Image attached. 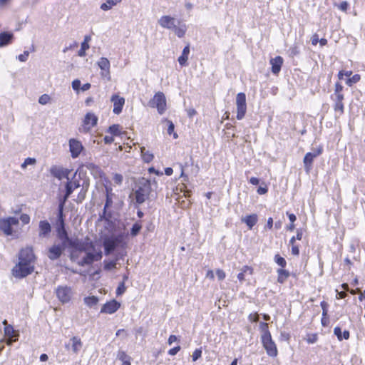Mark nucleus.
<instances>
[{"instance_id": "obj_47", "label": "nucleus", "mask_w": 365, "mask_h": 365, "mask_svg": "<svg viewBox=\"0 0 365 365\" xmlns=\"http://www.w3.org/2000/svg\"><path fill=\"white\" fill-rule=\"evenodd\" d=\"M201 354L202 351L200 349H195L192 355V360L194 361H197L201 356Z\"/></svg>"}, {"instance_id": "obj_19", "label": "nucleus", "mask_w": 365, "mask_h": 365, "mask_svg": "<svg viewBox=\"0 0 365 365\" xmlns=\"http://www.w3.org/2000/svg\"><path fill=\"white\" fill-rule=\"evenodd\" d=\"M110 101L113 103V113L117 115L121 113L123 105L125 104V98L117 94H114L112 96Z\"/></svg>"}, {"instance_id": "obj_13", "label": "nucleus", "mask_w": 365, "mask_h": 365, "mask_svg": "<svg viewBox=\"0 0 365 365\" xmlns=\"http://www.w3.org/2000/svg\"><path fill=\"white\" fill-rule=\"evenodd\" d=\"M97 65L101 68V76L102 78H106L108 81L110 80V61L107 58L101 57L97 61Z\"/></svg>"}, {"instance_id": "obj_59", "label": "nucleus", "mask_w": 365, "mask_h": 365, "mask_svg": "<svg viewBox=\"0 0 365 365\" xmlns=\"http://www.w3.org/2000/svg\"><path fill=\"white\" fill-rule=\"evenodd\" d=\"M168 133L169 135H171L174 132L175 126H174V124L170 120H168Z\"/></svg>"}, {"instance_id": "obj_58", "label": "nucleus", "mask_w": 365, "mask_h": 365, "mask_svg": "<svg viewBox=\"0 0 365 365\" xmlns=\"http://www.w3.org/2000/svg\"><path fill=\"white\" fill-rule=\"evenodd\" d=\"M351 73H352L351 71L344 72V71H339V73L338 74V77L339 79H342L344 76H350L351 75Z\"/></svg>"}, {"instance_id": "obj_46", "label": "nucleus", "mask_w": 365, "mask_h": 365, "mask_svg": "<svg viewBox=\"0 0 365 365\" xmlns=\"http://www.w3.org/2000/svg\"><path fill=\"white\" fill-rule=\"evenodd\" d=\"M216 274L219 280H223L225 278V272L220 269L216 270Z\"/></svg>"}, {"instance_id": "obj_38", "label": "nucleus", "mask_w": 365, "mask_h": 365, "mask_svg": "<svg viewBox=\"0 0 365 365\" xmlns=\"http://www.w3.org/2000/svg\"><path fill=\"white\" fill-rule=\"evenodd\" d=\"M36 163L35 158H27L25 159L24 162L21 164V167L22 169H26L28 165H34Z\"/></svg>"}, {"instance_id": "obj_55", "label": "nucleus", "mask_w": 365, "mask_h": 365, "mask_svg": "<svg viewBox=\"0 0 365 365\" xmlns=\"http://www.w3.org/2000/svg\"><path fill=\"white\" fill-rule=\"evenodd\" d=\"M116 267V262L111 261L105 264L106 269H112Z\"/></svg>"}, {"instance_id": "obj_56", "label": "nucleus", "mask_w": 365, "mask_h": 365, "mask_svg": "<svg viewBox=\"0 0 365 365\" xmlns=\"http://www.w3.org/2000/svg\"><path fill=\"white\" fill-rule=\"evenodd\" d=\"M248 319L251 322H256L259 320V315L257 313L250 314L248 317Z\"/></svg>"}, {"instance_id": "obj_29", "label": "nucleus", "mask_w": 365, "mask_h": 365, "mask_svg": "<svg viewBox=\"0 0 365 365\" xmlns=\"http://www.w3.org/2000/svg\"><path fill=\"white\" fill-rule=\"evenodd\" d=\"M99 302L98 297L96 296H88L83 299L84 304L89 308L95 307Z\"/></svg>"}, {"instance_id": "obj_57", "label": "nucleus", "mask_w": 365, "mask_h": 365, "mask_svg": "<svg viewBox=\"0 0 365 365\" xmlns=\"http://www.w3.org/2000/svg\"><path fill=\"white\" fill-rule=\"evenodd\" d=\"M180 350V346H175L171 349L169 350L168 351V354L171 356H174L175 354H177V353Z\"/></svg>"}, {"instance_id": "obj_22", "label": "nucleus", "mask_w": 365, "mask_h": 365, "mask_svg": "<svg viewBox=\"0 0 365 365\" xmlns=\"http://www.w3.org/2000/svg\"><path fill=\"white\" fill-rule=\"evenodd\" d=\"M284 60L282 57L278 56L270 59L269 63L272 66V72L274 75H277L282 68Z\"/></svg>"}, {"instance_id": "obj_23", "label": "nucleus", "mask_w": 365, "mask_h": 365, "mask_svg": "<svg viewBox=\"0 0 365 365\" xmlns=\"http://www.w3.org/2000/svg\"><path fill=\"white\" fill-rule=\"evenodd\" d=\"M241 220L248 226L249 229L251 230L257 222L258 217L256 214H252L243 217Z\"/></svg>"}, {"instance_id": "obj_11", "label": "nucleus", "mask_w": 365, "mask_h": 365, "mask_svg": "<svg viewBox=\"0 0 365 365\" xmlns=\"http://www.w3.org/2000/svg\"><path fill=\"white\" fill-rule=\"evenodd\" d=\"M263 347L266 350L268 356L275 357L277 356L278 351L274 341L272 339V336H268L261 339Z\"/></svg>"}, {"instance_id": "obj_6", "label": "nucleus", "mask_w": 365, "mask_h": 365, "mask_svg": "<svg viewBox=\"0 0 365 365\" xmlns=\"http://www.w3.org/2000/svg\"><path fill=\"white\" fill-rule=\"evenodd\" d=\"M149 104L156 108L159 114H163L166 110V98L163 92H157L150 101Z\"/></svg>"}, {"instance_id": "obj_60", "label": "nucleus", "mask_w": 365, "mask_h": 365, "mask_svg": "<svg viewBox=\"0 0 365 365\" xmlns=\"http://www.w3.org/2000/svg\"><path fill=\"white\" fill-rule=\"evenodd\" d=\"M103 141L106 144H110L114 141V138L112 136L106 135L104 137Z\"/></svg>"}, {"instance_id": "obj_52", "label": "nucleus", "mask_w": 365, "mask_h": 365, "mask_svg": "<svg viewBox=\"0 0 365 365\" xmlns=\"http://www.w3.org/2000/svg\"><path fill=\"white\" fill-rule=\"evenodd\" d=\"M348 6L349 4L347 1H342L338 5V8L342 11H346L348 9Z\"/></svg>"}, {"instance_id": "obj_34", "label": "nucleus", "mask_w": 365, "mask_h": 365, "mask_svg": "<svg viewBox=\"0 0 365 365\" xmlns=\"http://www.w3.org/2000/svg\"><path fill=\"white\" fill-rule=\"evenodd\" d=\"M334 333L340 341L342 339H348L349 338V331L345 330L341 332V330L339 327H335L334 329Z\"/></svg>"}, {"instance_id": "obj_5", "label": "nucleus", "mask_w": 365, "mask_h": 365, "mask_svg": "<svg viewBox=\"0 0 365 365\" xmlns=\"http://www.w3.org/2000/svg\"><path fill=\"white\" fill-rule=\"evenodd\" d=\"M55 293L56 297L62 304L69 303L73 296L72 288L66 285L58 286L56 289Z\"/></svg>"}, {"instance_id": "obj_7", "label": "nucleus", "mask_w": 365, "mask_h": 365, "mask_svg": "<svg viewBox=\"0 0 365 365\" xmlns=\"http://www.w3.org/2000/svg\"><path fill=\"white\" fill-rule=\"evenodd\" d=\"M150 192V187L148 182L138 185L134 193L136 202L138 204L143 203L148 197Z\"/></svg>"}, {"instance_id": "obj_1", "label": "nucleus", "mask_w": 365, "mask_h": 365, "mask_svg": "<svg viewBox=\"0 0 365 365\" xmlns=\"http://www.w3.org/2000/svg\"><path fill=\"white\" fill-rule=\"evenodd\" d=\"M67 247L71 249V259L73 261L78 258V252H86V255L78 262L81 266L90 265L93 262L100 261L103 257L101 247H97L88 237L83 240L70 239Z\"/></svg>"}, {"instance_id": "obj_18", "label": "nucleus", "mask_w": 365, "mask_h": 365, "mask_svg": "<svg viewBox=\"0 0 365 365\" xmlns=\"http://www.w3.org/2000/svg\"><path fill=\"white\" fill-rule=\"evenodd\" d=\"M50 173L58 180H62L63 178L68 180V175L71 173V170L59 166H53L50 169Z\"/></svg>"}, {"instance_id": "obj_9", "label": "nucleus", "mask_w": 365, "mask_h": 365, "mask_svg": "<svg viewBox=\"0 0 365 365\" xmlns=\"http://www.w3.org/2000/svg\"><path fill=\"white\" fill-rule=\"evenodd\" d=\"M322 147L319 146L305 155L303 163L307 173L311 170L314 158L320 155L322 153Z\"/></svg>"}, {"instance_id": "obj_35", "label": "nucleus", "mask_w": 365, "mask_h": 365, "mask_svg": "<svg viewBox=\"0 0 365 365\" xmlns=\"http://www.w3.org/2000/svg\"><path fill=\"white\" fill-rule=\"evenodd\" d=\"M259 329H260V331L262 332L261 339L263 337L271 336V334L269 331V327H268L267 323L261 322L259 324Z\"/></svg>"}, {"instance_id": "obj_39", "label": "nucleus", "mask_w": 365, "mask_h": 365, "mask_svg": "<svg viewBox=\"0 0 365 365\" xmlns=\"http://www.w3.org/2000/svg\"><path fill=\"white\" fill-rule=\"evenodd\" d=\"M275 262L279 265L282 268L284 267L287 264L286 260L279 255H276L274 257Z\"/></svg>"}, {"instance_id": "obj_33", "label": "nucleus", "mask_w": 365, "mask_h": 365, "mask_svg": "<svg viewBox=\"0 0 365 365\" xmlns=\"http://www.w3.org/2000/svg\"><path fill=\"white\" fill-rule=\"evenodd\" d=\"M64 202H61L58 206V220L57 222V228H65L64 220L63 219V209Z\"/></svg>"}, {"instance_id": "obj_43", "label": "nucleus", "mask_w": 365, "mask_h": 365, "mask_svg": "<svg viewBox=\"0 0 365 365\" xmlns=\"http://www.w3.org/2000/svg\"><path fill=\"white\" fill-rule=\"evenodd\" d=\"M4 331H5V334L9 337V338H12L14 336V330L13 329V327L11 326V325H8L5 327L4 329Z\"/></svg>"}, {"instance_id": "obj_4", "label": "nucleus", "mask_w": 365, "mask_h": 365, "mask_svg": "<svg viewBox=\"0 0 365 365\" xmlns=\"http://www.w3.org/2000/svg\"><path fill=\"white\" fill-rule=\"evenodd\" d=\"M19 220L15 217H8L0 219V231L5 235H14L17 232L16 227L19 226Z\"/></svg>"}, {"instance_id": "obj_42", "label": "nucleus", "mask_w": 365, "mask_h": 365, "mask_svg": "<svg viewBox=\"0 0 365 365\" xmlns=\"http://www.w3.org/2000/svg\"><path fill=\"white\" fill-rule=\"evenodd\" d=\"M141 228H142V227L140 224L135 223L131 228V231H130L131 235L136 236L140 231Z\"/></svg>"}, {"instance_id": "obj_10", "label": "nucleus", "mask_w": 365, "mask_h": 365, "mask_svg": "<svg viewBox=\"0 0 365 365\" xmlns=\"http://www.w3.org/2000/svg\"><path fill=\"white\" fill-rule=\"evenodd\" d=\"M98 122V117L93 113H88L84 118L83 123L79 128V131L81 133H88L92 128H93Z\"/></svg>"}, {"instance_id": "obj_17", "label": "nucleus", "mask_w": 365, "mask_h": 365, "mask_svg": "<svg viewBox=\"0 0 365 365\" xmlns=\"http://www.w3.org/2000/svg\"><path fill=\"white\" fill-rule=\"evenodd\" d=\"M120 307V304L115 299L110 300L105 303L101 309V313L112 314L115 313Z\"/></svg>"}, {"instance_id": "obj_51", "label": "nucleus", "mask_w": 365, "mask_h": 365, "mask_svg": "<svg viewBox=\"0 0 365 365\" xmlns=\"http://www.w3.org/2000/svg\"><path fill=\"white\" fill-rule=\"evenodd\" d=\"M302 237V232H297L296 237H292L290 240V244L293 245L294 244V242L296 240H300Z\"/></svg>"}, {"instance_id": "obj_36", "label": "nucleus", "mask_w": 365, "mask_h": 365, "mask_svg": "<svg viewBox=\"0 0 365 365\" xmlns=\"http://www.w3.org/2000/svg\"><path fill=\"white\" fill-rule=\"evenodd\" d=\"M278 273V282L280 283L284 282V281L289 277V272L283 269H279L277 270Z\"/></svg>"}, {"instance_id": "obj_28", "label": "nucleus", "mask_w": 365, "mask_h": 365, "mask_svg": "<svg viewBox=\"0 0 365 365\" xmlns=\"http://www.w3.org/2000/svg\"><path fill=\"white\" fill-rule=\"evenodd\" d=\"M190 53V46H186L183 50H182V54L180 56H179L178 61L180 63V66H185L186 65V63H187V61L188 59V55Z\"/></svg>"}, {"instance_id": "obj_15", "label": "nucleus", "mask_w": 365, "mask_h": 365, "mask_svg": "<svg viewBox=\"0 0 365 365\" xmlns=\"http://www.w3.org/2000/svg\"><path fill=\"white\" fill-rule=\"evenodd\" d=\"M68 143L71 157L78 158L83 149L81 142L75 138H71Z\"/></svg>"}, {"instance_id": "obj_32", "label": "nucleus", "mask_w": 365, "mask_h": 365, "mask_svg": "<svg viewBox=\"0 0 365 365\" xmlns=\"http://www.w3.org/2000/svg\"><path fill=\"white\" fill-rule=\"evenodd\" d=\"M121 1L122 0H107L101 5V9L103 11H108L118 4H120Z\"/></svg>"}, {"instance_id": "obj_64", "label": "nucleus", "mask_w": 365, "mask_h": 365, "mask_svg": "<svg viewBox=\"0 0 365 365\" xmlns=\"http://www.w3.org/2000/svg\"><path fill=\"white\" fill-rule=\"evenodd\" d=\"M334 94L336 96V98H335L336 102H342V101L344 99L343 94L341 93H334Z\"/></svg>"}, {"instance_id": "obj_31", "label": "nucleus", "mask_w": 365, "mask_h": 365, "mask_svg": "<svg viewBox=\"0 0 365 365\" xmlns=\"http://www.w3.org/2000/svg\"><path fill=\"white\" fill-rule=\"evenodd\" d=\"M90 40L89 36H86L84 41L81 43V49L78 52V55L80 57L86 56V51L89 48L88 41Z\"/></svg>"}, {"instance_id": "obj_20", "label": "nucleus", "mask_w": 365, "mask_h": 365, "mask_svg": "<svg viewBox=\"0 0 365 365\" xmlns=\"http://www.w3.org/2000/svg\"><path fill=\"white\" fill-rule=\"evenodd\" d=\"M76 177V174L74 175V178ZM81 186L80 182L78 180H76L75 178L73 180H68V182L66 183V195L63 197V200L61 202H66L69 197V195L78 187Z\"/></svg>"}, {"instance_id": "obj_21", "label": "nucleus", "mask_w": 365, "mask_h": 365, "mask_svg": "<svg viewBox=\"0 0 365 365\" xmlns=\"http://www.w3.org/2000/svg\"><path fill=\"white\" fill-rule=\"evenodd\" d=\"M38 230V236L40 237L44 238L48 237L51 231L50 223L47 220H41L39 222Z\"/></svg>"}, {"instance_id": "obj_30", "label": "nucleus", "mask_w": 365, "mask_h": 365, "mask_svg": "<svg viewBox=\"0 0 365 365\" xmlns=\"http://www.w3.org/2000/svg\"><path fill=\"white\" fill-rule=\"evenodd\" d=\"M117 358L122 362V365H131L130 357L124 351H118Z\"/></svg>"}, {"instance_id": "obj_62", "label": "nucleus", "mask_w": 365, "mask_h": 365, "mask_svg": "<svg viewBox=\"0 0 365 365\" xmlns=\"http://www.w3.org/2000/svg\"><path fill=\"white\" fill-rule=\"evenodd\" d=\"M267 187H259L258 189H257V193L259 195H264V194H266L267 192Z\"/></svg>"}, {"instance_id": "obj_16", "label": "nucleus", "mask_w": 365, "mask_h": 365, "mask_svg": "<svg viewBox=\"0 0 365 365\" xmlns=\"http://www.w3.org/2000/svg\"><path fill=\"white\" fill-rule=\"evenodd\" d=\"M67 246H64L63 245H53L48 250L47 256L51 260H55L58 259L63 251Z\"/></svg>"}, {"instance_id": "obj_8", "label": "nucleus", "mask_w": 365, "mask_h": 365, "mask_svg": "<svg viewBox=\"0 0 365 365\" xmlns=\"http://www.w3.org/2000/svg\"><path fill=\"white\" fill-rule=\"evenodd\" d=\"M237 118L242 120L247 111L246 96L244 93H239L236 96Z\"/></svg>"}, {"instance_id": "obj_27", "label": "nucleus", "mask_w": 365, "mask_h": 365, "mask_svg": "<svg viewBox=\"0 0 365 365\" xmlns=\"http://www.w3.org/2000/svg\"><path fill=\"white\" fill-rule=\"evenodd\" d=\"M106 200L104 206V211H106L108 208L112 206L113 205V193L112 192V189L110 187L106 186Z\"/></svg>"}, {"instance_id": "obj_14", "label": "nucleus", "mask_w": 365, "mask_h": 365, "mask_svg": "<svg viewBox=\"0 0 365 365\" xmlns=\"http://www.w3.org/2000/svg\"><path fill=\"white\" fill-rule=\"evenodd\" d=\"M120 242L119 237H111L105 239L103 246L105 248V253L106 255H109L113 251Z\"/></svg>"}, {"instance_id": "obj_61", "label": "nucleus", "mask_w": 365, "mask_h": 365, "mask_svg": "<svg viewBox=\"0 0 365 365\" xmlns=\"http://www.w3.org/2000/svg\"><path fill=\"white\" fill-rule=\"evenodd\" d=\"M178 341V337L175 335H170L168 338V343L171 345L173 343Z\"/></svg>"}, {"instance_id": "obj_25", "label": "nucleus", "mask_w": 365, "mask_h": 365, "mask_svg": "<svg viewBox=\"0 0 365 365\" xmlns=\"http://www.w3.org/2000/svg\"><path fill=\"white\" fill-rule=\"evenodd\" d=\"M13 34L8 32L0 33V48L10 43L13 38Z\"/></svg>"}, {"instance_id": "obj_2", "label": "nucleus", "mask_w": 365, "mask_h": 365, "mask_svg": "<svg viewBox=\"0 0 365 365\" xmlns=\"http://www.w3.org/2000/svg\"><path fill=\"white\" fill-rule=\"evenodd\" d=\"M19 262L13 267L12 274L16 278H24L34 270L36 257L32 247H26L20 250Z\"/></svg>"}, {"instance_id": "obj_45", "label": "nucleus", "mask_w": 365, "mask_h": 365, "mask_svg": "<svg viewBox=\"0 0 365 365\" xmlns=\"http://www.w3.org/2000/svg\"><path fill=\"white\" fill-rule=\"evenodd\" d=\"M113 181L117 185H120L123 182V176L120 174L115 173L113 176Z\"/></svg>"}, {"instance_id": "obj_24", "label": "nucleus", "mask_w": 365, "mask_h": 365, "mask_svg": "<svg viewBox=\"0 0 365 365\" xmlns=\"http://www.w3.org/2000/svg\"><path fill=\"white\" fill-rule=\"evenodd\" d=\"M57 237L61 241V244L67 246V243L70 238L68 236L67 232L65 228H57Z\"/></svg>"}, {"instance_id": "obj_26", "label": "nucleus", "mask_w": 365, "mask_h": 365, "mask_svg": "<svg viewBox=\"0 0 365 365\" xmlns=\"http://www.w3.org/2000/svg\"><path fill=\"white\" fill-rule=\"evenodd\" d=\"M140 153L144 163H149L154 158L153 154L150 151L147 150L145 147H140Z\"/></svg>"}, {"instance_id": "obj_54", "label": "nucleus", "mask_w": 365, "mask_h": 365, "mask_svg": "<svg viewBox=\"0 0 365 365\" xmlns=\"http://www.w3.org/2000/svg\"><path fill=\"white\" fill-rule=\"evenodd\" d=\"M81 86V81L78 79H76L72 82V88L75 91H78Z\"/></svg>"}, {"instance_id": "obj_12", "label": "nucleus", "mask_w": 365, "mask_h": 365, "mask_svg": "<svg viewBox=\"0 0 365 365\" xmlns=\"http://www.w3.org/2000/svg\"><path fill=\"white\" fill-rule=\"evenodd\" d=\"M83 347V342L81 339L76 336H72L70 339L69 343L65 344V348L67 351H71L73 354H77Z\"/></svg>"}, {"instance_id": "obj_40", "label": "nucleus", "mask_w": 365, "mask_h": 365, "mask_svg": "<svg viewBox=\"0 0 365 365\" xmlns=\"http://www.w3.org/2000/svg\"><path fill=\"white\" fill-rule=\"evenodd\" d=\"M51 101V97L48 94H43L38 98V103L41 105H46Z\"/></svg>"}, {"instance_id": "obj_49", "label": "nucleus", "mask_w": 365, "mask_h": 365, "mask_svg": "<svg viewBox=\"0 0 365 365\" xmlns=\"http://www.w3.org/2000/svg\"><path fill=\"white\" fill-rule=\"evenodd\" d=\"M241 272H243L244 274H249L252 275L253 274V269L251 267L246 265L242 267V268L241 269Z\"/></svg>"}, {"instance_id": "obj_53", "label": "nucleus", "mask_w": 365, "mask_h": 365, "mask_svg": "<svg viewBox=\"0 0 365 365\" xmlns=\"http://www.w3.org/2000/svg\"><path fill=\"white\" fill-rule=\"evenodd\" d=\"M334 109L336 111L343 112L344 105L342 102H336Z\"/></svg>"}, {"instance_id": "obj_48", "label": "nucleus", "mask_w": 365, "mask_h": 365, "mask_svg": "<svg viewBox=\"0 0 365 365\" xmlns=\"http://www.w3.org/2000/svg\"><path fill=\"white\" fill-rule=\"evenodd\" d=\"M20 220L24 225H27L30 222V217L27 214H22L20 217Z\"/></svg>"}, {"instance_id": "obj_37", "label": "nucleus", "mask_w": 365, "mask_h": 365, "mask_svg": "<svg viewBox=\"0 0 365 365\" xmlns=\"http://www.w3.org/2000/svg\"><path fill=\"white\" fill-rule=\"evenodd\" d=\"M108 132L114 135H120V125L118 124H114V125H110L108 129Z\"/></svg>"}, {"instance_id": "obj_50", "label": "nucleus", "mask_w": 365, "mask_h": 365, "mask_svg": "<svg viewBox=\"0 0 365 365\" xmlns=\"http://www.w3.org/2000/svg\"><path fill=\"white\" fill-rule=\"evenodd\" d=\"M29 55V51H24V53L20 54L18 56V58L20 61L24 62L28 59Z\"/></svg>"}, {"instance_id": "obj_41", "label": "nucleus", "mask_w": 365, "mask_h": 365, "mask_svg": "<svg viewBox=\"0 0 365 365\" xmlns=\"http://www.w3.org/2000/svg\"><path fill=\"white\" fill-rule=\"evenodd\" d=\"M360 80V76L358 74L354 75L351 78H349L346 81V84L351 86L354 83H357Z\"/></svg>"}, {"instance_id": "obj_44", "label": "nucleus", "mask_w": 365, "mask_h": 365, "mask_svg": "<svg viewBox=\"0 0 365 365\" xmlns=\"http://www.w3.org/2000/svg\"><path fill=\"white\" fill-rule=\"evenodd\" d=\"M126 287L125 286L124 282H122L119 284L117 289H116V294L117 295H121L125 292Z\"/></svg>"}, {"instance_id": "obj_63", "label": "nucleus", "mask_w": 365, "mask_h": 365, "mask_svg": "<svg viewBox=\"0 0 365 365\" xmlns=\"http://www.w3.org/2000/svg\"><path fill=\"white\" fill-rule=\"evenodd\" d=\"M342 89H343V87L341 84L336 83L335 84V91H334V93H341L342 91Z\"/></svg>"}, {"instance_id": "obj_3", "label": "nucleus", "mask_w": 365, "mask_h": 365, "mask_svg": "<svg viewBox=\"0 0 365 365\" xmlns=\"http://www.w3.org/2000/svg\"><path fill=\"white\" fill-rule=\"evenodd\" d=\"M158 23L160 27L173 31L179 38H182L187 31L186 24L170 15L162 16L158 20Z\"/></svg>"}]
</instances>
